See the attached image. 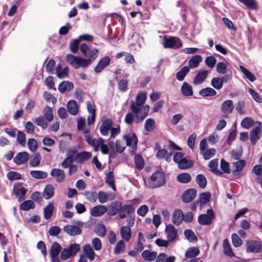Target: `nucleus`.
Wrapping results in <instances>:
<instances>
[{
  "label": "nucleus",
  "instance_id": "c03bdc74",
  "mask_svg": "<svg viewBox=\"0 0 262 262\" xmlns=\"http://www.w3.org/2000/svg\"><path fill=\"white\" fill-rule=\"evenodd\" d=\"M35 205L32 200H27L24 201L20 205V209L24 211H28L30 209H34Z\"/></svg>",
  "mask_w": 262,
  "mask_h": 262
},
{
  "label": "nucleus",
  "instance_id": "c756f323",
  "mask_svg": "<svg viewBox=\"0 0 262 262\" xmlns=\"http://www.w3.org/2000/svg\"><path fill=\"white\" fill-rule=\"evenodd\" d=\"M235 169L232 170V174L234 176L239 175V172L242 171L245 167L246 162L244 160H239L236 162L233 163Z\"/></svg>",
  "mask_w": 262,
  "mask_h": 262
},
{
  "label": "nucleus",
  "instance_id": "052dcab7",
  "mask_svg": "<svg viewBox=\"0 0 262 262\" xmlns=\"http://www.w3.org/2000/svg\"><path fill=\"white\" fill-rule=\"evenodd\" d=\"M46 119L45 116H40L37 117L35 120V122L37 125L40 126L42 129H45L47 128L48 123L46 121Z\"/></svg>",
  "mask_w": 262,
  "mask_h": 262
},
{
  "label": "nucleus",
  "instance_id": "338daca9",
  "mask_svg": "<svg viewBox=\"0 0 262 262\" xmlns=\"http://www.w3.org/2000/svg\"><path fill=\"white\" fill-rule=\"evenodd\" d=\"M253 120L249 117H246L243 119L241 122V126L246 129L249 128L253 125Z\"/></svg>",
  "mask_w": 262,
  "mask_h": 262
},
{
  "label": "nucleus",
  "instance_id": "864d4df0",
  "mask_svg": "<svg viewBox=\"0 0 262 262\" xmlns=\"http://www.w3.org/2000/svg\"><path fill=\"white\" fill-rule=\"evenodd\" d=\"M179 167L180 169H184L190 168L193 165L191 161L187 160L186 158H184L178 164Z\"/></svg>",
  "mask_w": 262,
  "mask_h": 262
},
{
  "label": "nucleus",
  "instance_id": "a211bd4d",
  "mask_svg": "<svg viewBox=\"0 0 262 262\" xmlns=\"http://www.w3.org/2000/svg\"><path fill=\"white\" fill-rule=\"evenodd\" d=\"M196 191L193 188L188 189L186 190L182 195V200L184 203H189L191 202L196 196Z\"/></svg>",
  "mask_w": 262,
  "mask_h": 262
},
{
  "label": "nucleus",
  "instance_id": "2f4dec72",
  "mask_svg": "<svg viewBox=\"0 0 262 262\" xmlns=\"http://www.w3.org/2000/svg\"><path fill=\"white\" fill-rule=\"evenodd\" d=\"M83 250L86 257L90 260H93L94 259L95 253L90 244L85 245L83 247Z\"/></svg>",
  "mask_w": 262,
  "mask_h": 262
},
{
  "label": "nucleus",
  "instance_id": "3c124183",
  "mask_svg": "<svg viewBox=\"0 0 262 262\" xmlns=\"http://www.w3.org/2000/svg\"><path fill=\"white\" fill-rule=\"evenodd\" d=\"M177 180L182 183H188L191 180V177L190 175L187 173H182L178 175Z\"/></svg>",
  "mask_w": 262,
  "mask_h": 262
},
{
  "label": "nucleus",
  "instance_id": "c85d7f7f",
  "mask_svg": "<svg viewBox=\"0 0 262 262\" xmlns=\"http://www.w3.org/2000/svg\"><path fill=\"white\" fill-rule=\"evenodd\" d=\"M181 91L185 96H191L193 95L192 87L186 82L183 83Z\"/></svg>",
  "mask_w": 262,
  "mask_h": 262
},
{
  "label": "nucleus",
  "instance_id": "e2e57ef3",
  "mask_svg": "<svg viewBox=\"0 0 262 262\" xmlns=\"http://www.w3.org/2000/svg\"><path fill=\"white\" fill-rule=\"evenodd\" d=\"M205 64L209 68H213L216 62V59L213 56H208L205 60Z\"/></svg>",
  "mask_w": 262,
  "mask_h": 262
},
{
  "label": "nucleus",
  "instance_id": "680f3d73",
  "mask_svg": "<svg viewBox=\"0 0 262 262\" xmlns=\"http://www.w3.org/2000/svg\"><path fill=\"white\" fill-rule=\"evenodd\" d=\"M211 84L212 87L217 90H221L223 86L219 77L213 78L211 80Z\"/></svg>",
  "mask_w": 262,
  "mask_h": 262
},
{
  "label": "nucleus",
  "instance_id": "e433bc0d",
  "mask_svg": "<svg viewBox=\"0 0 262 262\" xmlns=\"http://www.w3.org/2000/svg\"><path fill=\"white\" fill-rule=\"evenodd\" d=\"M184 234L186 238L189 242L192 243H196L198 241V237L195 235L194 232L190 229H186L184 232Z\"/></svg>",
  "mask_w": 262,
  "mask_h": 262
},
{
  "label": "nucleus",
  "instance_id": "0eeeda50",
  "mask_svg": "<svg viewBox=\"0 0 262 262\" xmlns=\"http://www.w3.org/2000/svg\"><path fill=\"white\" fill-rule=\"evenodd\" d=\"M61 246L59 243L56 242L53 243L50 250L51 260L52 262H60L59 254L61 251Z\"/></svg>",
  "mask_w": 262,
  "mask_h": 262
},
{
  "label": "nucleus",
  "instance_id": "f257e3e1",
  "mask_svg": "<svg viewBox=\"0 0 262 262\" xmlns=\"http://www.w3.org/2000/svg\"><path fill=\"white\" fill-rule=\"evenodd\" d=\"M66 60L68 63L76 69L79 68H86L90 65L89 60L77 57L73 54H69L66 56Z\"/></svg>",
  "mask_w": 262,
  "mask_h": 262
},
{
  "label": "nucleus",
  "instance_id": "79ce46f5",
  "mask_svg": "<svg viewBox=\"0 0 262 262\" xmlns=\"http://www.w3.org/2000/svg\"><path fill=\"white\" fill-rule=\"evenodd\" d=\"M105 182L106 183L111 187L114 190H116L115 185L114 184V177L112 171H110L107 173H106Z\"/></svg>",
  "mask_w": 262,
  "mask_h": 262
},
{
  "label": "nucleus",
  "instance_id": "39448f33",
  "mask_svg": "<svg viewBox=\"0 0 262 262\" xmlns=\"http://www.w3.org/2000/svg\"><path fill=\"white\" fill-rule=\"evenodd\" d=\"M165 182V176L160 171L155 172L150 177V186L154 188L162 186Z\"/></svg>",
  "mask_w": 262,
  "mask_h": 262
},
{
  "label": "nucleus",
  "instance_id": "f704fd0d",
  "mask_svg": "<svg viewBox=\"0 0 262 262\" xmlns=\"http://www.w3.org/2000/svg\"><path fill=\"white\" fill-rule=\"evenodd\" d=\"M54 207L52 203H50L43 209V216L46 220L50 219L53 215Z\"/></svg>",
  "mask_w": 262,
  "mask_h": 262
},
{
  "label": "nucleus",
  "instance_id": "a18cd8bd",
  "mask_svg": "<svg viewBox=\"0 0 262 262\" xmlns=\"http://www.w3.org/2000/svg\"><path fill=\"white\" fill-rule=\"evenodd\" d=\"M239 69L246 77L251 82L256 80L255 76L243 66H239Z\"/></svg>",
  "mask_w": 262,
  "mask_h": 262
},
{
  "label": "nucleus",
  "instance_id": "9b49d317",
  "mask_svg": "<svg viewBox=\"0 0 262 262\" xmlns=\"http://www.w3.org/2000/svg\"><path fill=\"white\" fill-rule=\"evenodd\" d=\"M165 234L166 237L170 242H173L178 236V231L176 228L171 224H168L166 226Z\"/></svg>",
  "mask_w": 262,
  "mask_h": 262
},
{
  "label": "nucleus",
  "instance_id": "393cba45",
  "mask_svg": "<svg viewBox=\"0 0 262 262\" xmlns=\"http://www.w3.org/2000/svg\"><path fill=\"white\" fill-rule=\"evenodd\" d=\"M84 136L85 140L88 142V144L91 146H94L95 144L99 143V142L103 141V139L101 138H98L97 139L91 138L90 136V130L87 129H85V130L84 131Z\"/></svg>",
  "mask_w": 262,
  "mask_h": 262
},
{
  "label": "nucleus",
  "instance_id": "6ab92c4d",
  "mask_svg": "<svg viewBox=\"0 0 262 262\" xmlns=\"http://www.w3.org/2000/svg\"><path fill=\"white\" fill-rule=\"evenodd\" d=\"M50 175L55 178L57 183L62 182L65 179V173L63 170L54 168L50 172Z\"/></svg>",
  "mask_w": 262,
  "mask_h": 262
},
{
  "label": "nucleus",
  "instance_id": "6e6552de",
  "mask_svg": "<svg viewBox=\"0 0 262 262\" xmlns=\"http://www.w3.org/2000/svg\"><path fill=\"white\" fill-rule=\"evenodd\" d=\"M207 214H202L198 217V222L201 225H209L212 223V220L214 217L213 211L212 209L207 211Z\"/></svg>",
  "mask_w": 262,
  "mask_h": 262
},
{
  "label": "nucleus",
  "instance_id": "cd10ccee",
  "mask_svg": "<svg viewBox=\"0 0 262 262\" xmlns=\"http://www.w3.org/2000/svg\"><path fill=\"white\" fill-rule=\"evenodd\" d=\"M74 88V84L72 82L68 81H64L61 82L58 86V90L63 93L66 91H70Z\"/></svg>",
  "mask_w": 262,
  "mask_h": 262
},
{
  "label": "nucleus",
  "instance_id": "49530a36",
  "mask_svg": "<svg viewBox=\"0 0 262 262\" xmlns=\"http://www.w3.org/2000/svg\"><path fill=\"white\" fill-rule=\"evenodd\" d=\"M199 249L196 247H191L188 248L186 253L185 256L187 258H193L199 254Z\"/></svg>",
  "mask_w": 262,
  "mask_h": 262
},
{
  "label": "nucleus",
  "instance_id": "774afa93",
  "mask_svg": "<svg viewBox=\"0 0 262 262\" xmlns=\"http://www.w3.org/2000/svg\"><path fill=\"white\" fill-rule=\"evenodd\" d=\"M28 146L30 150L35 151L38 147V143L36 140L31 138L28 141Z\"/></svg>",
  "mask_w": 262,
  "mask_h": 262
},
{
  "label": "nucleus",
  "instance_id": "4468645a",
  "mask_svg": "<svg viewBox=\"0 0 262 262\" xmlns=\"http://www.w3.org/2000/svg\"><path fill=\"white\" fill-rule=\"evenodd\" d=\"M234 108V106L233 104V102L231 100H227L223 102L222 104V111L224 113L226 114L224 116V118H228V115L231 114Z\"/></svg>",
  "mask_w": 262,
  "mask_h": 262
},
{
  "label": "nucleus",
  "instance_id": "de8ad7c7",
  "mask_svg": "<svg viewBox=\"0 0 262 262\" xmlns=\"http://www.w3.org/2000/svg\"><path fill=\"white\" fill-rule=\"evenodd\" d=\"M155 121L152 118H148L145 122L144 128L147 132H152L154 128H155Z\"/></svg>",
  "mask_w": 262,
  "mask_h": 262
},
{
  "label": "nucleus",
  "instance_id": "4d7b16f0",
  "mask_svg": "<svg viewBox=\"0 0 262 262\" xmlns=\"http://www.w3.org/2000/svg\"><path fill=\"white\" fill-rule=\"evenodd\" d=\"M43 113L45 118L46 120L51 121L53 119V110L52 108L49 106H46L43 110Z\"/></svg>",
  "mask_w": 262,
  "mask_h": 262
},
{
  "label": "nucleus",
  "instance_id": "7ed1b4c3",
  "mask_svg": "<svg viewBox=\"0 0 262 262\" xmlns=\"http://www.w3.org/2000/svg\"><path fill=\"white\" fill-rule=\"evenodd\" d=\"M80 245L77 244H71L68 247L63 249L60 253V257H59L60 262L62 260H65L71 257L74 256L80 250Z\"/></svg>",
  "mask_w": 262,
  "mask_h": 262
},
{
  "label": "nucleus",
  "instance_id": "69168bd1",
  "mask_svg": "<svg viewBox=\"0 0 262 262\" xmlns=\"http://www.w3.org/2000/svg\"><path fill=\"white\" fill-rule=\"evenodd\" d=\"M232 243L235 247H238L243 244L242 240L238 237L237 234L233 233L231 235Z\"/></svg>",
  "mask_w": 262,
  "mask_h": 262
},
{
  "label": "nucleus",
  "instance_id": "b1692460",
  "mask_svg": "<svg viewBox=\"0 0 262 262\" xmlns=\"http://www.w3.org/2000/svg\"><path fill=\"white\" fill-rule=\"evenodd\" d=\"M123 138L126 141V145L130 146L132 143H133L134 145H133L132 149L133 150H136L138 138L135 134H133L131 137L129 135H125L123 136Z\"/></svg>",
  "mask_w": 262,
  "mask_h": 262
},
{
  "label": "nucleus",
  "instance_id": "8fccbe9b",
  "mask_svg": "<svg viewBox=\"0 0 262 262\" xmlns=\"http://www.w3.org/2000/svg\"><path fill=\"white\" fill-rule=\"evenodd\" d=\"M239 2L243 3L249 9L256 10L257 9V3L255 0H241Z\"/></svg>",
  "mask_w": 262,
  "mask_h": 262
},
{
  "label": "nucleus",
  "instance_id": "412c9836",
  "mask_svg": "<svg viewBox=\"0 0 262 262\" xmlns=\"http://www.w3.org/2000/svg\"><path fill=\"white\" fill-rule=\"evenodd\" d=\"M92 154L91 152L82 151L77 153L74 158V161L78 163L82 164L85 161L88 160L91 158Z\"/></svg>",
  "mask_w": 262,
  "mask_h": 262
},
{
  "label": "nucleus",
  "instance_id": "bf43d9fd",
  "mask_svg": "<svg viewBox=\"0 0 262 262\" xmlns=\"http://www.w3.org/2000/svg\"><path fill=\"white\" fill-rule=\"evenodd\" d=\"M84 195L87 200L93 203L95 202L97 199V193L95 191H85Z\"/></svg>",
  "mask_w": 262,
  "mask_h": 262
},
{
  "label": "nucleus",
  "instance_id": "a878e982",
  "mask_svg": "<svg viewBox=\"0 0 262 262\" xmlns=\"http://www.w3.org/2000/svg\"><path fill=\"white\" fill-rule=\"evenodd\" d=\"M209 72L207 71H203L199 72L194 77L193 84L198 85L203 82L206 79Z\"/></svg>",
  "mask_w": 262,
  "mask_h": 262
},
{
  "label": "nucleus",
  "instance_id": "4be33fe9",
  "mask_svg": "<svg viewBox=\"0 0 262 262\" xmlns=\"http://www.w3.org/2000/svg\"><path fill=\"white\" fill-rule=\"evenodd\" d=\"M122 203L118 201L113 202L109 206L107 211V214L110 216L116 215L119 212L120 207Z\"/></svg>",
  "mask_w": 262,
  "mask_h": 262
},
{
  "label": "nucleus",
  "instance_id": "72a5a7b5",
  "mask_svg": "<svg viewBox=\"0 0 262 262\" xmlns=\"http://www.w3.org/2000/svg\"><path fill=\"white\" fill-rule=\"evenodd\" d=\"M190 71L189 67L184 66L176 75V78L180 81H183Z\"/></svg>",
  "mask_w": 262,
  "mask_h": 262
},
{
  "label": "nucleus",
  "instance_id": "ea45409f",
  "mask_svg": "<svg viewBox=\"0 0 262 262\" xmlns=\"http://www.w3.org/2000/svg\"><path fill=\"white\" fill-rule=\"evenodd\" d=\"M30 174L32 178L35 179H45L48 176L47 172L41 170H31Z\"/></svg>",
  "mask_w": 262,
  "mask_h": 262
},
{
  "label": "nucleus",
  "instance_id": "bb28decb",
  "mask_svg": "<svg viewBox=\"0 0 262 262\" xmlns=\"http://www.w3.org/2000/svg\"><path fill=\"white\" fill-rule=\"evenodd\" d=\"M67 108L70 114L72 115H76L78 113V106L77 102L74 100H71L67 103Z\"/></svg>",
  "mask_w": 262,
  "mask_h": 262
},
{
  "label": "nucleus",
  "instance_id": "1a4fd4ad",
  "mask_svg": "<svg viewBox=\"0 0 262 262\" xmlns=\"http://www.w3.org/2000/svg\"><path fill=\"white\" fill-rule=\"evenodd\" d=\"M246 251L248 253H258L261 248L260 243L257 241L251 240L246 242Z\"/></svg>",
  "mask_w": 262,
  "mask_h": 262
},
{
  "label": "nucleus",
  "instance_id": "c9c22d12",
  "mask_svg": "<svg viewBox=\"0 0 262 262\" xmlns=\"http://www.w3.org/2000/svg\"><path fill=\"white\" fill-rule=\"evenodd\" d=\"M121 235L123 239L128 242L131 238L132 231L128 226H123L121 228Z\"/></svg>",
  "mask_w": 262,
  "mask_h": 262
},
{
  "label": "nucleus",
  "instance_id": "a19ab883",
  "mask_svg": "<svg viewBox=\"0 0 262 262\" xmlns=\"http://www.w3.org/2000/svg\"><path fill=\"white\" fill-rule=\"evenodd\" d=\"M146 93H139L137 94L136 97V102L135 103L136 106L139 107L142 106L146 100Z\"/></svg>",
  "mask_w": 262,
  "mask_h": 262
},
{
  "label": "nucleus",
  "instance_id": "6e6d98bb",
  "mask_svg": "<svg viewBox=\"0 0 262 262\" xmlns=\"http://www.w3.org/2000/svg\"><path fill=\"white\" fill-rule=\"evenodd\" d=\"M41 156L38 152L35 153L30 161V165L32 167L37 166L40 162Z\"/></svg>",
  "mask_w": 262,
  "mask_h": 262
},
{
  "label": "nucleus",
  "instance_id": "4c0bfd02",
  "mask_svg": "<svg viewBox=\"0 0 262 262\" xmlns=\"http://www.w3.org/2000/svg\"><path fill=\"white\" fill-rule=\"evenodd\" d=\"M157 256V253L155 252H150L148 250H144L141 254L142 257L148 261H153Z\"/></svg>",
  "mask_w": 262,
  "mask_h": 262
},
{
  "label": "nucleus",
  "instance_id": "5fc2aeb1",
  "mask_svg": "<svg viewBox=\"0 0 262 262\" xmlns=\"http://www.w3.org/2000/svg\"><path fill=\"white\" fill-rule=\"evenodd\" d=\"M125 248L124 242L122 240H120L117 243L114 250V252L116 254H119L123 252Z\"/></svg>",
  "mask_w": 262,
  "mask_h": 262
},
{
  "label": "nucleus",
  "instance_id": "9d476101",
  "mask_svg": "<svg viewBox=\"0 0 262 262\" xmlns=\"http://www.w3.org/2000/svg\"><path fill=\"white\" fill-rule=\"evenodd\" d=\"M135 212V208L132 205H122L120 207L118 215L120 219H125Z\"/></svg>",
  "mask_w": 262,
  "mask_h": 262
},
{
  "label": "nucleus",
  "instance_id": "aec40b11",
  "mask_svg": "<svg viewBox=\"0 0 262 262\" xmlns=\"http://www.w3.org/2000/svg\"><path fill=\"white\" fill-rule=\"evenodd\" d=\"M107 210V208L102 205H97L93 207L91 210V214L95 217H98L104 214Z\"/></svg>",
  "mask_w": 262,
  "mask_h": 262
},
{
  "label": "nucleus",
  "instance_id": "2eb2a0df",
  "mask_svg": "<svg viewBox=\"0 0 262 262\" xmlns=\"http://www.w3.org/2000/svg\"><path fill=\"white\" fill-rule=\"evenodd\" d=\"M113 121L110 119H106L102 121L100 127V132L102 136H106L108 134V130H111Z\"/></svg>",
  "mask_w": 262,
  "mask_h": 262
},
{
  "label": "nucleus",
  "instance_id": "5701e85b",
  "mask_svg": "<svg viewBox=\"0 0 262 262\" xmlns=\"http://www.w3.org/2000/svg\"><path fill=\"white\" fill-rule=\"evenodd\" d=\"M172 223L176 226L180 225L184 219V213L180 209L175 210L172 214Z\"/></svg>",
  "mask_w": 262,
  "mask_h": 262
},
{
  "label": "nucleus",
  "instance_id": "f3484780",
  "mask_svg": "<svg viewBox=\"0 0 262 262\" xmlns=\"http://www.w3.org/2000/svg\"><path fill=\"white\" fill-rule=\"evenodd\" d=\"M110 61V58L108 56H105L101 58L95 68V72L96 73L101 72L105 67L109 65Z\"/></svg>",
  "mask_w": 262,
  "mask_h": 262
},
{
  "label": "nucleus",
  "instance_id": "7c9ffc66",
  "mask_svg": "<svg viewBox=\"0 0 262 262\" xmlns=\"http://www.w3.org/2000/svg\"><path fill=\"white\" fill-rule=\"evenodd\" d=\"M54 187L51 184L46 186L43 192V195L46 200L51 199L54 194Z\"/></svg>",
  "mask_w": 262,
  "mask_h": 262
},
{
  "label": "nucleus",
  "instance_id": "0e129e2a",
  "mask_svg": "<svg viewBox=\"0 0 262 262\" xmlns=\"http://www.w3.org/2000/svg\"><path fill=\"white\" fill-rule=\"evenodd\" d=\"M216 153V151L213 148L207 149L203 151L202 154L203 155V158L205 160H207L213 157Z\"/></svg>",
  "mask_w": 262,
  "mask_h": 262
},
{
  "label": "nucleus",
  "instance_id": "603ef678",
  "mask_svg": "<svg viewBox=\"0 0 262 262\" xmlns=\"http://www.w3.org/2000/svg\"><path fill=\"white\" fill-rule=\"evenodd\" d=\"M135 163L136 167L139 169H142L144 166V161L142 157L139 154L135 155Z\"/></svg>",
  "mask_w": 262,
  "mask_h": 262
},
{
  "label": "nucleus",
  "instance_id": "ddd939ff",
  "mask_svg": "<svg viewBox=\"0 0 262 262\" xmlns=\"http://www.w3.org/2000/svg\"><path fill=\"white\" fill-rule=\"evenodd\" d=\"M29 158V154L26 151L18 152L13 158V162L17 165L25 164Z\"/></svg>",
  "mask_w": 262,
  "mask_h": 262
},
{
  "label": "nucleus",
  "instance_id": "09e8293b",
  "mask_svg": "<svg viewBox=\"0 0 262 262\" xmlns=\"http://www.w3.org/2000/svg\"><path fill=\"white\" fill-rule=\"evenodd\" d=\"M224 253L225 255L232 257L234 256V253L232 252L230 245L227 239L223 241Z\"/></svg>",
  "mask_w": 262,
  "mask_h": 262
},
{
  "label": "nucleus",
  "instance_id": "423d86ee",
  "mask_svg": "<svg viewBox=\"0 0 262 262\" xmlns=\"http://www.w3.org/2000/svg\"><path fill=\"white\" fill-rule=\"evenodd\" d=\"M262 135V128L260 122H258V125L252 128L250 133V140L252 145H255L259 140Z\"/></svg>",
  "mask_w": 262,
  "mask_h": 262
},
{
  "label": "nucleus",
  "instance_id": "13d9d810",
  "mask_svg": "<svg viewBox=\"0 0 262 262\" xmlns=\"http://www.w3.org/2000/svg\"><path fill=\"white\" fill-rule=\"evenodd\" d=\"M196 181L199 186L202 188H204L207 185V180L203 174H199L196 177Z\"/></svg>",
  "mask_w": 262,
  "mask_h": 262
},
{
  "label": "nucleus",
  "instance_id": "f8f14e48",
  "mask_svg": "<svg viewBox=\"0 0 262 262\" xmlns=\"http://www.w3.org/2000/svg\"><path fill=\"white\" fill-rule=\"evenodd\" d=\"M176 46L178 48L182 46L180 39L177 37H170L165 38L164 42V46L165 48H173Z\"/></svg>",
  "mask_w": 262,
  "mask_h": 262
},
{
  "label": "nucleus",
  "instance_id": "dca6fc26",
  "mask_svg": "<svg viewBox=\"0 0 262 262\" xmlns=\"http://www.w3.org/2000/svg\"><path fill=\"white\" fill-rule=\"evenodd\" d=\"M63 231L70 236H76L81 233V229L77 226L67 225L63 228Z\"/></svg>",
  "mask_w": 262,
  "mask_h": 262
},
{
  "label": "nucleus",
  "instance_id": "473e14b6",
  "mask_svg": "<svg viewBox=\"0 0 262 262\" xmlns=\"http://www.w3.org/2000/svg\"><path fill=\"white\" fill-rule=\"evenodd\" d=\"M218 164V159H213L209 162L208 166L212 172L216 175L221 176L223 174V172L217 169Z\"/></svg>",
  "mask_w": 262,
  "mask_h": 262
},
{
  "label": "nucleus",
  "instance_id": "20e7f679",
  "mask_svg": "<svg viewBox=\"0 0 262 262\" xmlns=\"http://www.w3.org/2000/svg\"><path fill=\"white\" fill-rule=\"evenodd\" d=\"M80 50L84 56L89 58L84 60H89L90 65L92 61L95 60L98 54V50L97 49L91 50L86 43H82L80 46Z\"/></svg>",
  "mask_w": 262,
  "mask_h": 262
},
{
  "label": "nucleus",
  "instance_id": "58836bf2",
  "mask_svg": "<svg viewBox=\"0 0 262 262\" xmlns=\"http://www.w3.org/2000/svg\"><path fill=\"white\" fill-rule=\"evenodd\" d=\"M202 57L201 55H196L192 57L189 60V67L195 68L199 66V63L202 61Z\"/></svg>",
  "mask_w": 262,
  "mask_h": 262
},
{
  "label": "nucleus",
  "instance_id": "f03ea898",
  "mask_svg": "<svg viewBox=\"0 0 262 262\" xmlns=\"http://www.w3.org/2000/svg\"><path fill=\"white\" fill-rule=\"evenodd\" d=\"M130 108L135 114L136 122L137 123L143 121L148 115L149 111V105H146L144 106L142 110H141V108L136 106L134 101H132L131 102Z\"/></svg>",
  "mask_w": 262,
  "mask_h": 262
},
{
  "label": "nucleus",
  "instance_id": "37998d69",
  "mask_svg": "<svg viewBox=\"0 0 262 262\" xmlns=\"http://www.w3.org/2000/svg\"><path fill=\"white\" fill-rule=\"evenodd\" d=\"M199 94L203 97L213 96L216 94V92L212 88H206L200 90Z\"/></svg>",
  "mask_w": 262,
  "mask_h": 262
}]
</instances>
